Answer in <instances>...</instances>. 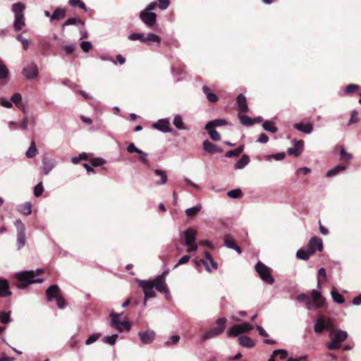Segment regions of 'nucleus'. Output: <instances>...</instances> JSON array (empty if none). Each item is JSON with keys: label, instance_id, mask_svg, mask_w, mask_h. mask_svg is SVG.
I'll use <instances>...</instances> for the list:
<instances>
[{"label": "nucleus", "instance_id": "1", "mask_svg": "<svg viewBox=\"0 0 361 361\" xmlns=\"http://www.w3.org/2000/svg\"><path fill=\"white\" fill-rule=\"evenodd\" d=\"M334 324L333 320L324 315L319 316L314 326V330L317 334H321L324 330L330 331L331 341L326 343V348L330 350H335L340 348L341 343L348 338V334L343 330L334 331Z\"/></svg>", "mask_w": 361, "mask_h": 361}, {"label": "nucleus", "instance_id": "2", "mask_svg": "<svg viewBox=\"0 0 361 361\" xmlns=\"http://www.w3.org/2000/svg\"><path fill=\"white\" fill-rule=\"evenodd\" d=\"M15 278L17 280L16 286L19 289L25 288L31 283H42L44 281L42 279H35L34 271H24L17 273Z\"/></svg>", "mask_w": 361, "mask_h": 361}, {"label": "nucleus", "instance_id": "3", "mask_svg": "<svg viewBox=\"0 0 361 361\" xmlns=\"http://www.w3.org/2000/svg\"><path fill=\"white\" fill-rule=\"evenodd\" d=\"M226 322L227 320L224 317L218 319L216 320L217 326L210 329L204 334H203L201 338V341L204 342L207 339L221 334L226 328Z\"/></svg>", "mask_w": 361, "mask_h": 361}, {"label": "nucleus", "instance_id": "4", "mask_svg": "<svg viewBox=\"0 0 361 361\" xmlns=\"http://www.w3.org/2000/svg\"><path fill=\"white\" fill-rule=\"evenodd\" d=\"M255 271L259 274L261 279L265 283L272 285L274 279L271 276V269L261 262H258L255 265Z\"/></svg>", "mask_w": 361, "mask_h": 361}, {"label": "nucleus", "instance_id": "5", "mask_svg": "<svg viewBox=\"0 0 361 361\" xmlns=\"http://www.w3.org/2000/svg\"><path fill=\"white\" fill-rule=\"evenodd\" d=\"M197 231L192 228H188L184 231L185 245L188 246L187 251L191 252L197 250V245L195 243Z\"/></svg>", "mask_w": 361, "mask_h": 361}, {"label": "nucleus", "instance_id": "6", "mask_svg": "<svg viewBox=\"0 0 361 361\" xmlns=\"http://www.w3.org/2000/svg\"><path fill=\"white\" fill-rule=\"evenodd\" d=\"M138 285L140 288H142L145 293V302L144 305L146 304V300L149 298H152L156 297V293L154 290V287L151 284V282L145 280L139 281Z\"/></svg>", "mask_w": 361, "mask_h": 361}, {"label": "nucleus", "instance_id": "7", "mask_svg": "<svg viewBox=\"0 0 361 361\" xmlns=\"http://www.w3.org/2000/svg\"><path fill=\"white\" fill-rule=\"evenodd\" d=\"M152 286L159 292L168 294L169 293V288L166 283V279H163V276H157L155 279L151 281Z\"/></svg>", "mask_w": 361, "mask_h": 361}, {"label": "nucleus", "instance_id": "8", "mask_svg": "<svg viewBox=\"0 0 361 361\" xmlns=\"http://www.w3.org/2000/svg\"><path fill=\"white\" fill-rule=\"evenodd\" d=\"M252 329V326L249 323L235 324L228 332V336H238Z\"/></svg>", "mask_w": 361, "mask_h": 361}, {"label": "nucleus", "instance_id": "9", "mask_svg": "<svg viewBox=\"0 0 361 361\" xmlns=\"http://www.w3.org/2000/svg\"><path fill=\"white\" fill-rule=\"evenodd\" d=\"M14 224L18 232L17 242L20 248L23 247L25 243V226L20 219L16 220Z\"/></svg>", "mask_w": 361, "mask_h": 361}, {"label": "nucleus", "instance_id": "10", "mask_svg": "<svg viewBox=\"0 0 361 361\" xmlns=\"http://www.w3.org/2000/svg\"><path fill=\"white\" fill-rule=\"evenodd\" d=\"M312 307H314L317 309L322 308L326 303L325 298L322 295L321 292L317 290H312L311 293Z\"/></svg>", "mask_w": 361, "mask_h": 361}, {"label": "nucleus", "instance_id": "11", "mask_svg": "<svg viewBox=\"0 0 361 361\" xmlns=\"http://www.w3.org/2000/svg\"><path fill=\"white\" fill-rule=\"evenodd\" d=\"M307 247L312 255H314L316 251L322 252L323 250L322 240L317 236H314L310 238L307 245Z\"/></svg>", "mask_w": 361, "mask_h": 361}, {"label": "nucleus", "instance_id": "12", "mask_svg": "<svg viewBox=\"0 0 361 361\" xmlns=\"http://www.w3.org/2000/svg\"><path fill=\"white\" fill-rule=\"evenodd\" d=\"M140 18L148 27H152L157 21V14L147 11H142Z\"/></svg>", "mask_w": 361, "mask_h": 361}, {"label": "nucleus", "instance_id": "13", "mask_svg": "<svg viewBox=\"0 0 361 361\" xmlns=\"http://www.w3.org/2000/svg\"><path fill=\"white\" fill-rule=\"evenodd\" d=\"M111 317L112 319V323L119 331H122L123 329L127 331L130 329V323L128 322H120L118 318V314L113 312L111 314Z\"/></svg>", "mask_w": 361, "mask_h": 361}, {"label": "nucleus", "instance_id": "14", "mask_svg": "<svg viewBox=\"0 0 361 361\" xmlns=\"http://www.w3.org/2000/svg\"><path fill=\"white\" fill-rule=\"evenodd\" d=\"M138 335L142 343L149 344L154 340L156 334L154 331L148 329L139 332Z\"/></svg>", "mask_w": 361, "mask_h": 361}, {"label": "nucleus", "instance_id": "15", "mask_svg": "<svg viewBox=\"0 0 361 361\" xmlns=\"http://www.w3.org/2000/svg\"><path fill=\"white\" fill-rule=\"evenodd\" d=\"M23 74L27 79H34L38 75V68L37 65L32 63L23 68Z\"/></svg>", "mask_w": 361, "mask_h": 361}, {"label": "nucleus", "instance_id": "16", "mask_svg": "<svg viewBox=\"0 0 361 361\" xmlns=\"http://www.w3.org/2000/svg\"><path fill=\"white\" fill-rule=\"evenodd\" d=\"M10 284L8 280L0 278V298H6L11 295Z\"/></svg>", "mask_w": 361, "mask_h": 361}, {"label": "nucleus", "instance_id": "17", "mask_svg": "<svg viewBox=\"0 0 361 361\" xmlns=\"http://www.w3.org/2000/svg\"><path fill=\"white\" fill-rule=\"evenodd\" d=\"M236 102L238 106V111L240 114H245L248 112L249 108L247 104V99L244 94H238L236 98Z\"/></svg>", "mask_w": 361, "mask_h": 361}, {"label": "nucleus", "instance_id": "18", "mask_svg": "<svg viewBox=\"0 0 361 361\" xmlns=\"http://www.w3.org/2000/svg\"><path fill=\"white\" fill-rule=\"evenodd\" d=\"M54 167V163L52 159L47 156L42 158V166L41 167L44 175H47Z\"/></svg>", "mask_w": 361, "mask_h": 361}, {"label": "nucleus", "instance_id": "19", "mask_svg": "<svg viewBox=\"0 0 361 361\" xmlns=\"http://www.w3.org/2000/svg\"><path fill=\"white\" fill-rule=\"evenodd\" d=\"M46 295L48 301L56 299L60 295L59 287L56 284L50 286L46 290Z\"/></svg>", "mask_w": 361, "mask_h": 361}, {"label": "nucleus", "instance_id": "20", "mask_svg": "<svg viewBox=\"0 0 361 361\" xmlns=\"http://www.w3.org/2000/svg\"><path fill=\"white\" fill-rule=\"evenodd\" d=\"M203 149L209 154H215L218 152H221L223 149L214 143L209 142V140H205L203 142Z\"/></svg>", "mask_w": 361, "mask_h": 361}, {"label": "nucleus", "instance_id": "21", "mask_svg": "<svg viewBox=\"0 0 361 361\" xmlns=\"http://www.w3.org/2000/svg\"><path fill=\"white\" fill-rule=\"evenodd\" d=\"M303 140H295V147L289 148L288 149V154L289 155H293L295 157H299L302 152L303 149Z\"/></svg>", "mask_w": 361, "mask_h": 361}, {"label": "nucleus", "instance_id": "22", "mask_svg": "<svg viewBox=\"0 0 361 361\" xmlns=\"http://www.w3.org/2000/svg\"><path fill=\"white\" fill-rule=\"evenodd\" d=\"M152 126L164 133L171 132L172 129L169 126V122L167 120L161 119L154 123Z\"/></svg>", "mask_w": 361, "mask_h": 361}, {"label": "nucleus", "instance_id": "23", "mask_svg": "<svg viewBox=\"0 0 361 361\" xmlns=\"http://www.w3.org/2000/svg\"><path fill=\"white\" fill-rule=\"evenodd\" d=\"M224 245L230 249L235 250L239 254L242 252L241 248L238 245L235 244L234 239L230 235H225Z\"/></svg>", "mask_w": 361, "mask_h": 361}, {"label": "nucleus", "instance_id": "24", "mask_svg": "<svg viewBox=\"0 0 361 361\" xmlns=\"http://www.w3.org/2000/svg\"><path fill=\"white\" fill-rule=\"evenodd\" d=\"M154 173L156 176H159V180H156L154 184L158 185H165L167 183L168 177L166 172L161 169H154Z\"/></svg>", "mask_w": 361, "mask_h": 361}, {"label": "nucleus", "instance_id": "25", "mask_svg": "<svg viewBox=\"0 0 361 361\" xmlns=\"http://www.w3.org/2000/svg\"><path fill=\"white\" fill-rule=\"evenodd\" d=\"M294 128L301 132L307 134L310 133L313 130V126L310 123H298L294 125Z\"/></svg>", "mask_w": 361, "mask_h": 361}, {"label": "nucleus", "instance_id": "26", "mask_svg": "<svg viewBox=\"0 0 361 361\" xmlns=\"http://www.w3.org/2000/svg\"><path fill=\"white\" fill-rule=\"evenodd\" d=\"M202 91L206 94L207 99L211 103H216L219 100L218 96L213 93L210 88L207 87V85H204L202 87Z\"/></svg>", "mask_w": 361, "mask_h": 361}, {"label": "nucleus", "instance_id": "27", "mask_svg": "<svg viewBox=\"0 0 361 361\" xmlns=\"http://www.w3.org/2000/svg\"><path fill=\"white\" fill-rule=\"evenodd\" d=\"M25 25V23L24 15L15 16L13 27L16 31L21 30Z\"/></svg>", "mask_w": 361, "mask_h": 361}, {"label": "nucleus", "instance_id": "28", "mask_svg": "<svg viewBox=\"0 0 361 361\" xmlns=\"http://www.w3.org/2000/svg\"><path fill=\"white\" fill-rule=\"evenodd\" d=\"M204 257H205V259H200L199 262H197V261H195V262L197 265H199L200 263H202L205 267L206 270L209 273H211L212 269H210V267L209 266L208 262L213 259V258H212L211 254L207 251H206L204 252Z\"/></svg>", "mask_w": 361, "mask_h": 361}, {"label": "nucleus", "instance_id": "29", "mask_svg": "<svg viewBox=\"0 0 361 361\" xmlns=\"http://www.w3.org/2000/svg\"><path fill=\"white\" fill-rule=\"evenodd\" d=\"M204 257H205V259H200L199 262H197V261H195V262L197 265H199L200 263H202L205 267L206 270L209 273H211L212 269H210V267L209 266L208 262L213 259V258H212L211 254L207 251H206L204 252Z\"/></svg>", "mask_w": 361, "mask_h": 361}, {"label": "nucleus", "instance_id": "30", "mask_svg": "<svg viewBox=\"0 0 361 361\" xmlns=\"http://www.w3.org/2000/svg\"><path fill=\"white\" fill-rule=\"evenodd\" d=\"M238 341L240 345L245 348H252L255 346L254 341L251 338L247 336H241L238 338Z\"/></svg>", "mask_w": 361, "mask_h": 361}, {"label": "nucleus", "instance_id": "31", "mask_svg": "<svg viewBox=\"0 0 361 361\" xmlns=\"http://www.w3.org/2000/svg\"><path fill=\"white\" fill-rule=\"evenodd\" d=\"M250 162V157L247 154H243L242 157L235 164V169H242Z\"/></svg>", "mask_w": 361, "mask_h": 361}, {"label": "nucleus", "instance_id": "32", "mask_svg": "<svg viewBox=\"0 0 361 361\" xmlns=\"http://www.w3.org/2000/svg\"><path fill=\"white\" fill-rule=\"evenodd\" d=\"M227 124V121L225 119H215L211 121H209L206 126L205 128H214L216 127L222 126Z\"/></svg>", "mask_w": 361, "mask_h": 361}, {"label": "nucleus", "instance_id": "33", "mask_svg": "<svg viewBox=\"0 0 361 361\" xmlns=\"http://www.w3.org/2000/svg\"><path fill=\"white\" fill-rule=\"evenodd\" d=\"M25 9V6L21 3H16L12 6V11L14 13L15 16L23 15V12Z\"/></svg>", "mask_w": 361, "mask_h": 361}, {"label": "nucleus", "instance_id": "34", "mask_svg": "<svg viewBox=\"0 0 361 361\" xmlns=\"http://www.w3.org/2000/svg\"><path fill=\"white\" fill-rule=\"evenodd\" d=\"M311 255H312V254L310 253V251L307 247L306 249H300L296 253L297 258L302 260H307Z\"/></svg>", "mask_w": 361, "mask_h": 361}, {"label": "nucleus", "instance_id": "35", "mask_svg": "<svg viewBox=\"0 0 361 361\" xmlns=\"http://www.w3.org/2000/svg\"><path fill=\"white\" fill-rule=\"evenodd\" d=\"M244 149V145H242L239 146L238 147L235 148L233 150H229L225 154V157L227 158L231 157H237L240 156V154L243 152Z\"/></svg>", "mask_w": 361, "mask_h": 361}, {"label": "nucleus", "instance_id": "36", "mask_svg": "<svg viewBox=\"0 0 361 361\" xmlns=\"http://www.w3.org/2000/svg\"><path fill=\"white\" fill-rule=\"evenodd\" d=\"M66 16V10L61 8H57L54 10L52 16H51V20H61L63 19Z\"/></svg>", "mask_w": 361, "mask_h": 361}, {"label": "nucleus", "instance_id": "37", "mask_svg": "<svg viewBox=\"0 0 361 361\" xmlns=\"http://www.w3.org/2000/svg\"><path fill=\"white\" fill-rule=\"evenodd\" d=\"M296 299L300 301V302H305L306 306H307V308L308 310H311L312 309V301H311V299L309 296H307L306 294L305 293H301V294H299Z\"/></svg>", "mask_w": 361, "mask_h": 361}, {"label": "nucleus", "instance_id": "38", "mask_svg": "<svg viewBox=\"0 0 361 361\" xmlns=\"http://www.w3.org/2000/svg\"><path fill=\"white\" fill-rule=\"evenodd\" d=\"M262 127L266 131L275 133L278 131V128L274 126V123L271 121H266L263 123Z\"/></svg>", "mask_w": 361, "mask_h": 361}, {"label": "nucleus", "instance_id": "39", "mask_svg": "<svg viewBox=\"0 0 361 361\" xmlns=\"http://www.w3.org/2000/svg\"><path fill=\"white\" fill-rule=\"evenodd\" d=\"M277 355L280 356V359L284 360L288 357V351L283 349L276 350L273 352L272 356L268 361H275L274 357Z\"/></svg>", "mask_w": 361, "mask_h": 361}, {"label": "nucleus", "instance_id": "40", "mask_svg": "<svg viewBox=\"0 0 361 361\" xmlns=\"http://www.w3.org/2000/svg\"><path fill=\"white\" fill-rule=\"evenodd\" d=\"M37 153V149L35 141L32 140L29 149L27 150L25 155L27 158H34Z\"/></svg>", "mask_w": 361, "mask_h": 361}, {"label": "nucleus", "instance_id": "41", "mask_svg": "<svg viewBox=\"0 0 361 361\" xmlns=\"http://www.w3.org/2000/svg\"><path fill=\"white\" fill-rule=\"evenodd\" d=\"M18 210L24 215H30L32 212V204L30 202H25L19 206Z\"/></svg>", "mask_w": 361, "mask_h": 361}, {"label": "nucleus", "instance_id": "42", "mask_svg": "<svg viewBox=\"0 0 361 361\" xmlns=\"http://www.w3.org/2000/svg\"><path fill=\"white\" fill-rule=\"evenodd\" d=\"M345 169H346V167L345 166H343V165H338L336 167H334V169L329 170L326 173V177L334 176L336 174H338L339 172L345 171Z\"/></svg>", "mask_w": 361, "mask_h": 361}, {"label": "nucleus", "instance_id": "43", "mask_svg": "<svg viewBox=\"0 0 361 361\" xmlns=\"http://www.w3.org/2000/svg\"><path fill=\"white\" fill-rule=\"evenodd\" d=\"M202 207L200 204H197L193 207L187 209L185 210V214L189 217H193L196 216L199 212L201 210Z\"/></svg>", "mask_w": 361, "mask_h": 361}, {"label": "nucleus", "instance_id": "44", "mask_svg": "<svg viewBox=\"0 0 361 361\" xmlns=\"http://www.w3.org/2000/svg\"><path fill=\"white\" fill-rule=\"evenodd\" d=\"M331 296L334 301L338 304H343L345 302L344 297L338 293L335 289L331 290Z\"/></svg>", "mask_w": 361, "mask_h": 361}, {"label": "nucleus", "instance_id": "45", "mask_svg": "<svg viewBox=\"0 0 361 361\" xmlns=\"http://www.w3.org/2000/svg\"><path fill=\"white\" fill-rule=\"evenodd\" d=\"M239 119L240 123L245 126H250L255 123V121H253L252 118L248 116L240 115Z\"/></svg>", "mask_w": 361, "mask_h": 361}, {"label": "nucleus", "instance_id": "46", "mask_svg": "<svg viewBox=\"0 0 361 361\" xmlns=\"http://www.w3.org/2000/svg\"><path fill=\"white\" fill-rule=\"evenodd\" d=\"M227 195L231 198L237 199L242 197L243 195L242 190L240 188H237L235 190H229L227 192Z\"/></svg>", "mask_w": 361, "mask_h": 361}, {"label": "nucleus", "instance_id": "47", "mask_svg": "<svg viewBox=\"0 0 361 361\" xmlns=\"http://www.w3.org/2000/svg\"><path fill=\"white\" fill-rule=\"evenodd\" d=\"M154 42L160 43L161 38L155 34L148 33L147 37L144 36V42Z\"/></svg>", "mask_w": 361, "mask_h": 361}, {"label": "nucleus", "instance_id": "48", "mask_svg": "<svg viewBox=\"0 0 361 361\" xmlns=\"http://www.w3.org/2000/svg\"><path fill=\"white\" fill-rule=\"evenodd\" d=\"M205 130L207 131L208 134L214 141H219L221 140L220 134L213 128H205Z\"/></svg>", "mask_w": 361, "mask_h": 361}, {"label": "nucleus", "instance_id": "49", "mask_svg": "<svg viewBox=\"0 0 361 361\" xmlns=\"http://www.w3.org/2000/svg\"><path fill=\"white\" fill-rule=\"evenodd\" d=\"M8 75V70L6 65L0 60V79H6Z\"/></svg>", "mask_w": 361, "mask_h": 361}, {"label": "nucleus", "instance_id": "50", "mask_svg": "<svg viewBox=\"0 0 361 361\" xmlns=\"http://www.w3.org/2000/svg\"><path fill=\"white\" fill-rule=\"evenodd\" d=\"M173 125L178 129H185V126L183 122L182 117L179 115H176L173 121Z\"/></svg>", "mask_w": 361, "mask_h": 361}, {"label": "nucleus", "instance_id": "51", "mask_svg": "<svg viewBox=\"0 0 361 361\" xmlns=\"http://www.w3.org/2000/svg\"><path fill=\"white\" fill-rule=\"evenodd\" d=\"M118 337V336L117 334L104 336L103 338V342L109 345H114L116 342Z\"/></svg>", "mask_w": 361, "mask_h": 361}, {"label": "nucleus", "instance_id": "52", "mask_svg": "<svg viewBox=\"0 0 361 361\" xmlns=\"http://www.w3.org/2000/svg\"><path fill=\"white\" fill-rule=\"evenodd\" d=\"M127 151L129 153H137L139 154H145L147 155V153L142 151L141 149L137 148L133 143H130L127 147Z\"/></svg>", "mask_w": 361, "mask_h": 361}, {"label": "nucleus", "instance_id": "53", "mask_svg": "<svg viewBox=\"0 0 361 361\" xmlns=\"http://www.w3.org/2000/svg\"><path fill=\"white\" fill-rule=\"evenodd\" d=\"M90 162L92 166L97 167L104 165L106 163V160L100 157H97L91 159Z\"/></svg>", "mask_w": 361, "mask_h": 361}, {"label": "nucleus", "instance_id": "54", "mask_svg": "<svg viewBox=\"0 0 361 361\" xmlns=\"http://www.w3.org/2000/svg\"><path fill=\"white\" fill-rule=\"evenodd\" d=\"M360 89V86L355 84H349L346 86L345 89V93L346 94H350L357 92Z\"/></svg>", "mask_w": 361, "mask_h": 361}, {"label": "nucleus", "instance_id": "55", "mask_svg": "<svg viewBox=\"0 0 361 361\" xmlns=\"http://www.w3.org/2000/svg\"><path fill=\"white\" fill-rule=\"evenodd\" d=\"M78 24H83V22L79 18H68V20H66L63 23V27L70 25H78Z\"/></svg>", "mask_w": 361, "mask_h": 361}, {"label": "nucleus", "instance_id": "56", "mask_svg": "<svg viewBox=\"0 0 361 361\" xmlns=\"http://www.w3.org/2000/svg\"><path fill=\"white\" fill-rule=\"evenodd\" d=\"M0 322L4 324L9 323L11 322L10 313L6 312H1Z\"/></svg>", "mask_w": 361, "mask_h": 361}, {"label": "nucleus", "instance_id": "57", "mask_svg": "<svg viewBox=\"0 0 361 361\" xmlns=\"http://www.w3.org/2000/svg\"><path fill=\"white\" fill-rule=\"evenodd\" d=\"M44 192V187L42 185V183H39L34 188V195L35 197H38L42 195V194Z\"/></svg>", "mask_w": 361, "mask_h": 361}, {"label": "nucleus", "instance_id": "58", "mask_svg": "<svg viewBox=\"0 0 361 361\" xmlns=\"http://www.w3.org/2000/svg\"><path fill=\"white\" fill-rule=\"evenodd\" d=\"M180 341V336L178 335L171 336L167 341L165 342V345L169 346L178 343Z\"/></svg>", "mask_w": 361, "mask_h": 361}, {"label": "nucleus", "instance_id": "59", "mask_svg": "<svg viewBox=\"0 0 361 361\" xmlns=\"http://www.w3.org/2000/svg\"><path fill=\"white\" fill-rule=\"evenodd\" d=\"M11 101L18 106V108H20V102L22 100L21 94L19 93L14 94L11 98Z\"/></svg>", "mask_w": 361, "mask_h": 361}, {"label": "nucleus", "instance_id": "60", "mask_svg": "<svg viewBox=\"0 0 361 361\" xmlns=\"http://www.w3.org/2000/svg\"><path fill=\"white\" fill-rule=\"evenodd\" d=\"M56 300L59 308L63 309L66 306V302L61 294L56 298Z\"/></svg>", "mask_w": 361, "mask_h": 361}, {"label": "nucleus", "instance_id": "61", "mask_svg": "<svg viewBox=\"0 0 361 361\" xmlns=\"http://www.w3.org/2000/svg\"><path fill=\"white\" fill-rule=\"evenodd\" d=\"M101 336L100 334H94L88 337V338L85 341L86 345H90L97 341Z\"/></svg>", "mask_w": 361, "mask_h": 361}, {"label": "nucleus", "instance_id": "62", "mask_svg": "<svg viewBox=\"0 0 361 361\" xmlns=\"http://www.w3.org/2000/svg\"><path fill=\"white\" fill-rule=\"evenodd\" d=\"M128 39L130 40H140L141 42H144V35L140 33H133L128 36Z\"/></svg>", "mask_w": 361, "mask_h": 361}, {"label": "nucleus", "instance_id": "63", "mask_svg": "<svg viewBox=\"0 0 361 361\" xmlns=\"http://www.w3.org/2000/svg\"><path fill=\"white\" fill-rule=\"evenodd\" d=\"M80 47L85 52H88L92 49V45L90 42L83 41L80 43Z\"/></svg>", "mask_w": 361, "mask_h": 361}, {"label": "nucleus", "instance_id": "64", "mask_svg": "<svg viewBox=\"0 0 361 361\" xmlns=\"http://www.w3.org/2000/svg\"><path fill=\"white\" fill-rule=\"evenodd\" d=\"M353 157L352 154L347 152L344 148H342L341 150V159L342 160H350Z\"/></svg>", "mask_w": 361, "mask_h": 361}]
</instances>
